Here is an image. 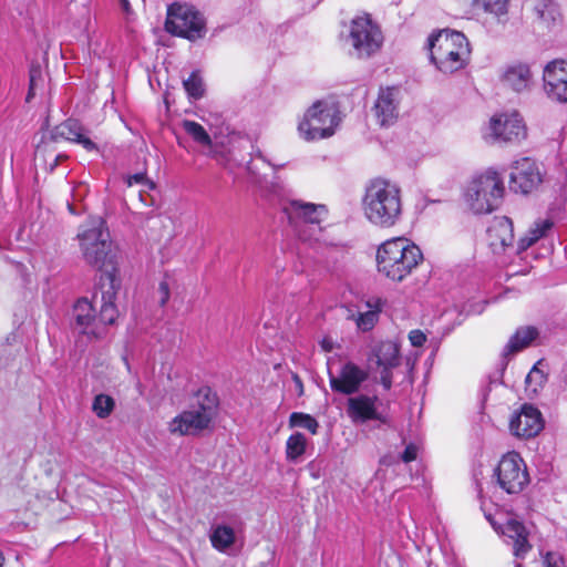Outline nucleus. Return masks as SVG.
<instances>
[{"label": "nucleus", "instance_id": "30", "mask_svg": "<svg viewBox=\"0 0 567 567\" xmlns=\"http://www.w3.org/2000/svg\"><path fill=\"white\" fill-rule=\"evenodd\" d=\"M509 0H472V4L482 8L486 13L493 14L498 22L506 21Z\"/></svg>", "mask_w": 567, "mask_h": 567}, {"label": "nucleus", "instance_id": "51", "mask_svg": "<svg viewBox=\"0 0 567 567\" xmlns=\"http://www.w3.org/2000/svg\"><path fill=\"white\" fill-rule=\"evenodd\" d=\"M256 156H257L258 158H260V159H262V161L267 162V161H266V158H265V156L262 155V153H261L260 151H258V153H257V155H256Z\"/></svg>", "mask_w": 567, "mask_h": 567}, {"label": "nucleus", "instance_id": "45", "mask_svg": "<svg viewBox=\"0 0 567 567\" xmlns=\"http://www.w3.org/2000/svg\"><path fill=\"white\" fill-rule=\"evenodd\" d=\"M535 375L539 377L540 379H544L542 372L538 369L533 368V370L526 377V383H529Z\"/></svg>", "mask_w": 567, "mask_h": 567}, {"label": "nucleus", "instance_id": "10", "mask_svg": "<svg viewBox=\"0 0 567 567\" xmlns=\"http://www.w3.org/2000/svg\"><path fill=\"white\" fill-rule=\"evenodd\" d=\"M382 42L380 28L368 16L351 20L349 34L346 38V43L352 48L351 55L368 59L380 50Z\"/></svg>", "mask_w": 567, "mask_h": 567}, {"label": "nucleus", "instance_id": "21", "mask_svg": "<svg viewBox=\"0 0 567 567\" xmlns=\"http://www.w3.org/2000/svg\"><path fill=\"white\" fill-rule=\"evenodd\" d=\"M514 240L513 223L508 217H497L487 228V241L495 254H501Z\"/></svg>", "mask_w": 567, "mask_h": 567}, {"label": "nucleus", "instance_id": "53", "mask_svg": "<svg viewBox=\"0 0 567 567\" xmlns=\"http://www.w3.org/2000/svg\"><path fill=\"white\" fill-rule=\"evenodd\" d=\"M515 567H522V564L520 563H516Z\"/></svg>", "mask_w": 567, "mask_h": 567}, {"label": "nucleus", "instance_id": "36", "mask_svg": "<svg viewBox=\"0 0 567 567\" xmlns=\"http://www.w3.org/2000/svg\"><path fill=\"white\" fill-rule=\"evenodd\" d=\"M115 401L107 394H97L92 403V410L100 419L107 417L114 410Z\"/></svg>", "mask_w": 567, "mask_h": 567}, {"label": "nucleus", "instance_id": "35", "mask_svg": "<svg viewBox=\"0 0 567 567\" xmlns=\"http://www.w3.org/2000/svg\"><path fill=\"white\" fill-rule=\"evenodd\" d=\"M290 427H302L308 430L311 434H317L319 429L318 421L310 414L293 412L289 416Z\"/></svg>", "mask_w": 567, "mask_h": 567}, {"label": "nucleus", "instance_id": "18", "mask_svg": "<svg viewBox=\"0 0 567 567\" xmlns=\"http://www.w3.org/2000/svg\"><path fill=\"white\" fill-rule=\"evenodd\" d=\"M71 327L74 331L89 337L100 338L102 329L97 326L94 307L86 298L79 299L72 309Z\"/></svg>", "mask_w": 567, "mask_h": 567}, {"label": "nucleus", "instance_id": "52", "mask_svg": "<svg viewBox=\"0 0 567 567\" xmlns=\"http://www.w3.org/2000/svg\"><path fill=\"white\" fill-rule=\"evenodd\" d=\"M485 517H486V519H488L489 522H492V519H491V515H487V514H486V515H485Z\"/></svg>", "mask_w": 567, "mask_h": 567}, {"label": "nucleus", "instance_id": "38", "mask_svg": "<svg viewBox=\"0 0 567 567\" xmlns=\"http://www.w3.org/2000/svg\"><path fill=\"white\" fill-rule=\"evenodd\" d=\"M409 340L413 347H422L426 341V334L420 330L414 329L409 332Z\"/></svg>", "mask_w": 567, "mask_h": 567}, {"label": "nucleus", "instance_id": "43", "mask_svg": "<svg viewBox=\"0 0 567 567\" xmlns=\"http://www.w3.org/2000/svg\"><path fill=\"white\" fill-rule=\"evenodd\" d=\"M320 346L323 351L330 352L334 349V342L331 338L326 337L321 340Z\"/></svg>", "mask_w": 567, "mask_h": 567}, {"label": "nucleus", "instance_id": "28", "mask_svg": "<svg viewBox=\"0 0 567 567\" xmlns=\"http://www.w3.org/2000/svg\"><path fill=\"white\" fill-rule=\"evenodd\" d=\"M554 221L551 218L538 219L529 228L527 234L518 240L517 252L520 254L527 250L530 246L537 243L539 239L546 237L553 229Z\"/></svg>", "mask_w": 567, "mask_h": 567}, {"label": "nucleus", "instance_id": "48", "mask_svg": "<svg viewBox=\"0 0 567 567\" xmlns=\"http://www.w3.org/2000/svg\"><path fill=\"white\" fill-rule=\"evenodd\" d=\"M382 386L384 390H390L392 386V380L390 379H380Z\"/></svg>", "mask_w": 567, "mask_h": 567}, {"label": "nucleus", "instance_id": "13", "mask_svg": "<svg viewBox=\"0 0 567 567\" xmlns=\"http://www.w3.org/2000/svg\"><path fill=\"white\" fill-rule=\"evenodd\" d=\"M328 378L332 392L350 396L360 392L362 384L369 379V372L353 361H347L337 374L328 369Z\"/></svg>", "mask_w": 567, "mask_h": 567}, {"label": "nucleus", "instance_id": "34", "mask_svg": "<svg viewBox=\"0 0 567 567\" xmlns=\"http://www.w3.org/2000/svg\"><path fill=\"white\" fill-rule=\"evenodd\" d=\"M48 152H50L51 154L53 153V151H50V144L45 141H42L41 144H39L37 147L35 159H42L45 165V169L49 173H53L61 162L66 161L69 158L66 154H56L52 158V162L48 163V159L45 158V154Z\"/></svg>", "mask_w": 567, "mask_h": 567}, {"label": "nucleus", "instance_id": "40", "mask_svg": "<svg viewBox=\"0 0 567 567\" xmlns=\"http://www.w3.org/2000/svg\"><path fill=\"white\" fill-rule=\"evenodd\" d=\"M563 558L555 553H547L544 558V567H563Z\"/></svg>", "mask_w": 567, "mask_h": 567}, {"label": "nucleus", "instance_id": "23", "mask_svg": "<svg viewBox=\"0 0 567 567\" xmlns=\"http://www.w3.org/2000/svg\"><path fill=\"white\" fill-rule=\"evenodd\" d=\"M532 10L538 24L548 31L561 27L563 14L555 0H534Z\"/></svg>", "mask_w": 567, "mask_h": 567}, {"label": "nucleus", "instance_id": "29", "mask_svg": "<svg viewBox=\"0 0 567 567\" xmlns=\"http://www.w3.org/2000/svg\"><path fill=\"white\" fill-rule=\"evenodd\" d=\"M209 538L215 549L225 553L234 545L236 535L233 527L220 524L213 527Z\"/></svg>", "mask_w": 567, "mask_h": 567}, {"label": "nucleus", "instance_id": "32", "mask_svg": "<svg viewBox=\"0 0 567 567\" xmlns=\"http://www.w3.org/2000/svg\"><path fill=\"white\" fill-rule=\"evenodd\" d=\"M182 126L184 131L194 140V142L202 146H212V137L203 125L195 121L184 120L182 122Z\"/></svg>", "mask_w": 567, "mask_h": 567}, {"label": "nucleus", "instance_id": "9", "mask_svg": "<svg viewBox=\"0 0 567 567\" xmlns=\"http://www.w3.org/2000/svg\"><path fill=\"white\" fill-rule=\"evenodd\" d=\"M166 30L173 35L195 41L205 37L206 22L193 6L176 2L167 9Z\"/></svg>", "mask_w": 567, "mask_h": 567}, {"label": "nucleus", "instance_id": "49", "mask_svg": "<svg viewBox=\"0 0 567 567\" xmlns=\"http://www.w3.org/2000/svg\"><path fill=\"white\" fill-rule=\"evenodd\" d=\"M68 208H69V210H70V213H71V214H73V215H78V213H76V210L74 209L73 205L68 204Z\"/></svg>", "mask_w": 567, "mask_h": 567}, {"label": "nucleus", "instance_id": "7", "mask_svg": "<svg viewBox=\"0 0 567 567\" xmlns=\"http://www.w3.org/2000/svg\"><path fill=\"white\" fill-rule=\"evenodd\" d=\"M289 224L302 241H319L322 228L321 221L327 214L323 205H315L291 200L282 207Z\"/></svg>", "mask_w": 567, "mask_h": 567}, {"label": "nucleus", "instance_id": "19", "mask_svg": "<svg viewBox=\"0 0 567 567\" xmlns=\"http://www.w3.org/2000/svg\"><path fill=\"white\" fill-rule=\"evenodd\" d=\"M544 427L539 410L532 404H524L520 412L509 422L511 432L518 437L530 439L536 436Z\"/></svg>", "mask_w": 567, "mask_h": 567}, {"label": "nucleus", "instance_id": "26", "mask_svg": "<svg viewBox=\"0 0 567 567\" xmlns=\"http://www.w3.org/2000/svg\"><path fill=\"white\" fill-rule=\"evenodd\" d=\"M538 336V331L534 327H520L516 330V332L509 338L508 342L503 349L502 358L505 361L504 364H507L508 358L512 354H515L523 349L527 348L532 341H534Z\"/></svg>", "mask_w": 567, "mask_h": 567}, {"label": "nucleus", "instance_id": "5", "mask_svg": "<svg viewBox=\"0 0 567 567\" xmlns=\"http://www.w3.org/2000/svg\"><path fill=\"white\" fill-rule=\"evenodd\" d=\"M422 260L421 249L405 238L388 240L377 252L379 272L393 281H402Z\"/></svg>", "mask_w": 567, "mask_h": 567}, {"label": "nucleus", "instance_id": "6", "mask_svg": "<svg viewBox=\"0 0 567 567\" xmlns=\"http://www.w3.org/2000/svg\"><path fill=\"white\" fill-rule=\"evenodd\" d=\"M505 194L504 179L499 173L488 168L468 184L465 199L474 214H489L499 208Z\"/></svg>", "mask_w": 567, "mask_h": 567}, {"label": "nucleus", "instance_id": "44", "mask_svg": "<svg viewBox=\"0 0 567 567\" xmlns=\"http://www.w3.org/2000/svg\"><path fill=\"white\" fill-rule=\"evenodd\" d=\"M382 370L380 372V379H390L392 380L393 378V374H392V369L393 368H385V367H381Z\"/></svg>", "mask_w": 567, "mask_h": 567}, {"label": "nucleus", "instance_id": "17", "mask_svg": "<svg viewBox=\"0 0 567 567\" xmlns=\"http://www.w3.org/2000/svg\"><path fill=\"white\" fill-rule=\"evenodd\" d=\"M90 131L80 121L68 118L55 125L49 134L50 142L56 143L61 140L81 145L87 152L99 151L95 142L89 136Z\"/></svg>", "mask_w": 567, "mask_h": 567}, {"label": "nucleus", "instance_id": "20", "mask_svg": "<svg viewBox=\"0 0 567 567\" xmlns=\"http://www.w3.org/2000/svg\"><path fill=\"white\" fill-rule=\"evenodd\" d=\"M399 91L394 87L381 89L374 103V113L381 126L392 125L399 115Z\"/></svg>", "mask_w": 567, "mask_h": 567}, {"label": "nucleus", "instance_id": "31", "mask_svg": "<svg viewBox=\"0 0 567 567\" xmlns=\"http://www.w3.org/2000/svg\"><path fill=\"white\" fill-rule=\"evenodd\" d=\"M307 439L301 432H295L286 442V456L290 462H297L306 452Z\"/></svg>", "mask_w": 567, "mask_h": 567}, {"label": "nucleus", "instance_id": "1", "mask_svg": "<svg viewBox=\"0 0 567 567\" xmlns=\"http://www.w3.org/2000/svg\"><path fill=\"white\" fill-rule=\"evenodd\" d=\"M84 260L101 271L99 286L101 289L102 306L96 316L97 326L113 324L118 316L115 306L121 280L117 277L115 255L111 250L110 231L102 217H91L86 228L78 235Z\"/></svg>", "mask_w": 567, "mask_h": 567}, {"label": "nucleus", "instance_id": "15", "mask_svg": "<svg viewBox=\"0 0 567 567\" xmlns=\"http://www.w3.org/2000/svg\"><path fill=\"white\" fill-rule=\"evenodd\" d=\"M542 175L535 161L528 157L516 161L509 174V188L514 193L529 194L542 183Z\"/></svg>", "mask_w": 567, "mask_h": 567}, {"label": "nucleus", "instance_id": "4", "mask_svg": "<svg viewBox=\"0 0 567 567\" xmlns=\"http://www.w3.org/2000/svg\"><path fill=\"white\" fill-rule=\"evenodd\" d=\"M430 60L441 72L449 74L463 69L470 58V43L458 31L442 30L429 37Z\"/></svg>", "mask_w": 567, "mask_h": 567}, {"label": "nucleus", "instance_id": "22", "mask_svg": "<svg viewBox=\"0 0 567 567\" xmlns=\"http://www.w3.org/2000/svg\"><path fill=\"white\" fill-rule=\"evenodd\" d=\"M502 534L508 545L513 547V554L516 558H525L532 549L528 542V532L523 523L516 519H508L502 528Z\"/></svg>", "mask_w": 567, "mask_h": 567}, {"label": "nucleus", "instance_id": "14", "mask_svg": "<svg viewBox=\"0 0 567 567\" xmlns=\"http://www.w3.org/2000/svg\"><path fill=\"white\" fill-rule=\"evenodd\" d=\"M378 403L379 398L375 394L357 393L349 396L346 411L353 423L378 421L381 424H388L389 419L379 411Z\"/></svg>", "mask_w": 567, "mask_h": 567}, {"label": "nucleus", "instance_id": "25", "mask_svg": "<svg viewBox=\"0 0 567 567\" xmlns=\"http://www.w3.org/2000/svg\"><path fill=\"white\" fill-rule=\"evenodd\" d=\"M384 301L379 297L370 298L365 302L367 310L352 315L350 318L355 321L357 328L362 332H368L374 328L379 321Z\"/></svg>", "mask_w": 567, "mask_h": 567}, {"label": "nucleus", "instance_id": "27", "mask_svg": "<svg viewBox=\"0 0 567 567\" xmlns=\"http://www.w3.org/2000/svg\"><path fill=\"white\" fill-rule=\"evenodd\" d=\"M372 358H375L378 367L396 368L401 362L399 344L393 341H382L372 349L369 359Z\"/></svg>", "mask_w": 567, "mask_h": 567}, {"label": "nucleus", "instance_id": "37", "mask_svg": "<svg viewBox=\"0 0 567 567\" xmlns=\"http://www.w3.org/2000/svg\"><path fill=\"white\" fill-rule=\"evenodd\" d=\"M29 76H30V81H29L30 83H29V92H28V96H27L28 101L34 95V89L37 85V81H38V79L41 78L40 66L32 65L30 69V72H29Z\"/></svg>", "mask_w": 567, "mask_h": 567}, {"label": "nucleus", "instance_id": "11", "mask_svg": "<svg viewBox=\"0 0 567 567\" xmlns=\"http://www.w3.org/2000/svg\"><path fill=\"white\" fill-rule=\"evenodd\" d=\"M493 477L497 486L507 494H518L529 483L526 464L516 452H509L501 458Z\"/></svg>", "mask_w": 567, "mask_h": 567}, {"label": "nucleus", "instance_id": "50", "mask_svg": "<svg viewBox=\"0 0 567 567\" xmlns=\"http://www.w3.org/2000/svg\"><path fill=\"white\" fill-rule=\"evenodd\" d=\"M4 560H6L4 556H3L2 551L0 550V567H3Z\"/></svg>", "mask_w": 567, "mask_h": 567}, {"label": "nucleus", "instance_id": "12", "mask_svg": "<svg viewBox=\"0 0 567 567\" xmlns=\"http://www.w3.org/2000/svg\"><path fill=\"white\" fill-rule=\"evenodd\" d=\"M526 137V127L517 113L499 114L491 118L484 138L488 143H517Z\"/></svg>", "mask_w": 567, "mask_h": 567}, {"label": "nucleus", "instance_id": "16", "mask_svg": "<svg viewBox=\"0 0 567 567\" xmlns=\"http://www.w3.org/2000/svg\"><path fill=\"white\" fill-rule=\"evenodd\" d=\"M544 90L547 96L567 103V60L548 62L543 72Z\"/></svg>", "mask_w": 567, "mask_h": 567}, {"label": "nucleus", "instance_id": "2", "mask_svg": "<svg viewBox=\"0 0 567 567\" xmlns=\"http://www.w3.org/2000/svg\"><path fill=\"white\" fill-rule=\"evenodd\" d=\"M362 210L370 224L388 229L402 218L403 204L401 189L384 178H374L365 186Z\"/></svg>", "mask_w": 567, "mask_h": 567}, {"label": "nucleus", "instance_id": "41", "mask_svg": "<svg viewBox=\"0 0 567 567\" xmlns=\"http://www.w3.org/2000/svg\"><path fill=\"white\" fill-rule=\"evenodd\" d=\"M159 305L163 307L169 299V287L166 281H161L158 286Z\"/></svg>", "mask_w": 567, "mask_h": 567}, {"label": "nucleus", "instance_id": "42", "mask_svg": "<svg viewBox=\"0 0 567 567\" xmlns=\"http://www.w3.org/2000/svg\"><path fill=\"white\" fill-rule=\"evenodd\" d=\"M146 179L145 175L142 173L134 174L132 176H128L127 178V185L132 186L133 184H141Z\"/></svg>", "mask_w": 567, "mask_h": 567}, {"label": "nucleus", "instance_id": "47", "mask_svg": "<svg viewBox=\"0 0 567 567\" xmlns=\"http://www.w3.org/2000/svg\"><path fill=\"white\" fill-rule=\"evenodd\" d=\"M121 8L124 12L128 13L131 11V4L128 0H120Z\"/></svg>", "mask_w": 567, "mask_h": 567}, {"label": "nucleus", "instance_id": "46", "mask_svg": "<svg viewBox=\"0 0 567 567\" xmlns=\"http://www.w3.org/2000/svg\"><path fill=\"white\" fill-rule=\"evenodd\" d=\"M292 379L299 390V395H301L303 393V384L300 377L298 374H293Z\"/></svg>", "mask_w": 567, "mask_h": 567}, {"label": "nucleus", "instance_id": "8", "mask_svg": "<svg viewBox=\"0 0 567 567\" xmlns=\"http://www.w3.org/2000/svg\"><path fill=\"white\" fill-rule=\"evenodd\" d=\"M339 122V111L333 104L317 101L306 112L298 130L306 141H316L332 136Z\"/></svg>", "mask_w": 567, "mask_h": 567}, {"label": "nucleus", "instance_id": "24", "mask_svg": "<svg viewBox=\"0 0 567 567\" xmlns=\"http://www.w3.org/2000/svg\"><path fill=\"white\" fill-rule=\"evenodd\" d=\"M532 71L527 63L516 62L506 66L503 82L515 92H523L532 85Z\"/></svg>", "mask_w": 567, "mask_h": 567}, {"label": "nucleus", "instance_id": "3", "mask_svg": "<svg viewBox=\"0 0 567 567\" xmlns=\"http://www.w3.org/2000/svg\"><path fill=\"white\" fill-rule=\"evenodd\" d=\"M218 411L217 392L202 386L193 394L189 406L168 423V431L181 436H198L213 427Z\"/></svg>", "mask_w": 567, "mask_h": 567}, {"label": "nucleus", "instance_id": "39", "mask_svg": "<svg viewBox=\"0 0 567 567\" xmlns=\"http://www.w3.org/2000/svg\"><path fill=\"white\" fill-rule=\"evenodd\" d=\"M417 456V446L413 443H410L405 446L404 451L401 454V460L404 463H410L416 460Z\"/></svg>", "mask_w": 567, "mask_h": 567}, {"label": "nucleus", "instance_id": "33", "mask_svg": "<svg viewBox=\"0 0 567 567\" xmlns=\"http://www.w3.org/2000/svg\"><path fill=\"white\" fill-rule=\"evenodd\" d=\"M183 85L190 99L199 100L204 96L205 85L199 71H193L188 79L183 81Z\"/></svg>", "mask_w": 567, "mask_h": 567}]
</instances>
